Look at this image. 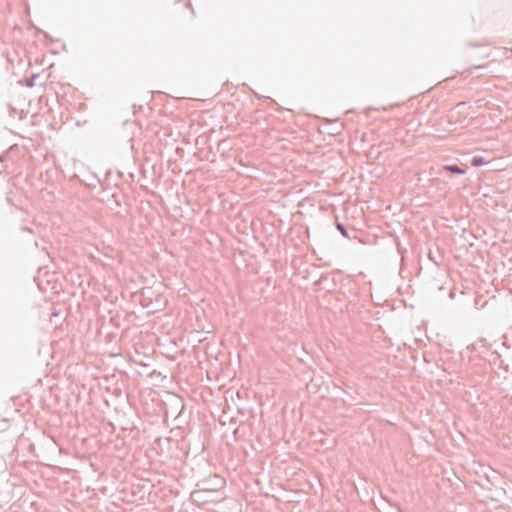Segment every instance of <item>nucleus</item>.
Returning <instances> with one entry per match:
<instances>
[{"mask_svg":"<svg viewBox=\"0 0 512 512\" xmlns=\"http://www.w3.org/2000/svg\"><path fill=\"white\" fill-rule=\"evenodd\" d=\"M441 170L447 171L457 175L466 174V169L458 166L457 164H446L441 167Z\"/></svg>","mask_w":512,"mask_h":512,"instance_id":"1","label":"nucleus"},{"mask_svg":"<svg viewBox=\"0 0 512 512\" xmlns=\"http://www.w3.org/2000/svg\"><path fill=\"white\" fill-rule=\"evenodd\" d=\"M486 163H487L486 160L482 156H474L471 159V165L473 167H480V166H483Z\"/></svg>","mask_w":512,"mask_h":512,"instance_id":"2","label":"nucleus"},{"mask_svg":"<svg viewBox=\"0 0 512 512\" xmlns=\"http://www.w3.org/2000/svg\"><path fill=\"white\" fill-rule=\"evenodd\" d=\"M38 77H39V74H33L30 77L26 78L24 80L25 86H27V87H34L35 86V81H36V79Z\"/></svg>","mask_w":512,"mask_h":512,"instance_id":"3","label":"nucleus"},{"mask_svg":"<svg viewBox=\"0 0 512 512\" xmlns=\"http://www.w3.org/2000/svg\"><path fill=\"white\" fill-rule=\"evenodd\" d=\"M336 228L341 233L342 236H344L346 238H350L349 235H348L347 228L342 223L337 222L336 223Z\"/></svg>","mask_w":512,"mask_h":512,"instance_id":"4","label":"nucleus"}]
</instances>
